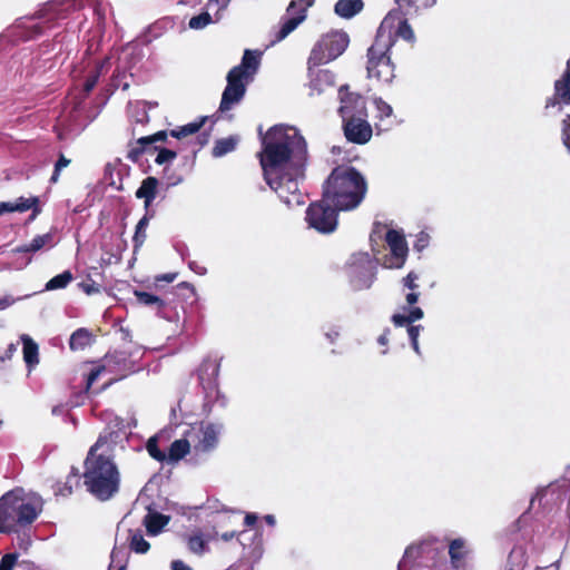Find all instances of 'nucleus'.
<instances>
[{
	"label": "nucleus",
	"instance_id": "19",
	"mask_svg": "<svg viewBox=\"0 0 570 570\" xmlns=\"http://www.w3.org/2000/svg\"><path fill=\"white\" fill-rule=\"evenodd\" d=\"M158 185L159 181L156 177L148 176L141 181L139 188L135 193V196L138 199L144 200V207L146 212H149V207L151 206L153 202L157 196Z\"/></svg>",
	"mask_w": 570,
	"mask_h": 570
},
{
	"label": "nucleus",
	"instance_id": "29",
	"mask_svg": "<svg viewBox=\"0 0 570 570\" xmlns=\"http://www.w3.org/2000/svg\"><path fill=\"white\" fill-rule=\"evenodd\" d=\"M118 358H121V360H126V357L124 356L122 353H114V354H108L106 355L105 360H106V365H101V366H96L94 367L88 376H87V385H86V389L89 390L91 387V385L98 380V377L100 376V374L106 370L107 366H110V364L112 362H116L118 361Z\"/></svg>",
	"mask_w": 570,
	"mask_h": 570
},
{
	"label": "nucleus",
	"instance_id": "30",
	"mask_svg": "<svg viewBox=\"0 0 570 570\" xmlns=\"http://www.w3.org/2000/svg\"><path fill=\"white\" fill-rule=\"evenodd\" d=\"M206 120L207 117H200L199 120L180 126L177 129H173L169 131V134L171 137L177 139L185 138L187 136L198 132L200 128L205 125Z\"/></svg>",
	"mask_w": 570,
	"mask_h": 570
},
{
	"label": "nucleus",
	"instance_id": "17",
	"mask_svg": "<svg viewBox=\"0 0 570 570\" xmlns=\"http://www.w3.org/2000/svg\"><path fill=\"white\" fill-rule=\"evenodd\" d=\"M561 104L570 105V73H563V77L554 83V96L549 98L546 108L558 107L561 110Z\"/></svg>",
	"mask_w": 570,
	"mask_h": 570
},
{
	"label": "nucleus",
	"instance_id": "58",
	"mask_svg": "<svg viewBox=\"0 0 570 570\" xmlns=\"http://www.w3.org/2000/svg\"><path fill=\"white\" fill-rule=\"evenodd\" d=\"M13 303H14V299L11 296L0 297V308H2V309L9 307Z\"/></svg>",
	"mask_w": 570,
	"mask_h": 570
},
{
	"label": "nucleus",
	"instance_id": "57",
	"mask_svg": "<svg viewBox=\"0 0 570 570\" xmlns=\"http://www.w3.org/2000/svg\"><path fill=\"white\" fill-rule=\"evenodd\" d=\"M6 213H13L12 203H9V202L0 203V215H3Z\"/></svg>",
	"mask_w": 570,
	"mask_h": 570
},
{
	"label": "nucleus",
	"instance_id": "61",
	"mask_svg": "<svg viewBox=\"0 0 570 570\" xmlns=\"http://www.w3.org/2000/svg\"><path fill=\"white\" fill-rule=\"evenodd\" d=\"M338 335H340V333L337 331H332V332L326 333V336L328 337V340L332 343L338 337Z\"/></svg>",
	"mask_w": 570,
	"mask_h": 570
},
{
	"label": "nucleus",
	"instance_id": "16",
	"mask_svg": "<svg viewBox=\"0 0 570 570\" xmlns=\"http://www.w3.org/2000/svg\"><path fill=\"white\" fill-rule=\"evenodd\" d=\"M144 53L138 45L129 43L121 48L115 71H130L142 60Z\"/></svg>",
	"mask_w": 570,
	"mask_h": 570
},
{
	"label": "nucleus",
	"instance_id": "26",
	"mask_svg": "<svg viewBox=\"0 0 570 570\" xmlns=\"http://www.w3.org/2000/svg\"><path fill=\"white\" fill-rule=\"evenodd\" d=\"M92 343V334L87 328H78L76 330L69 340V346L72 351L85 350L87 346Z\"/></svg>",
	"mask_w": 570,
	"mask_h": 570
},
{
	"label": "nucleus",
	"instance_id": "12",
	"mask_svg": "<svg viewBox=\"0 0 570 570\" xmlns=\"http://www.w3.org/2000/svg\"><path fill=\"white\" fill-rule=\"evenodd\" d=\"M385 242L390 247L391 255L384 256L383 265L387 268L403 267L409 252L403 233L396 229H389L385 235Z\"/></svg>",
	"mask_w": 570,
	"mask_h": 570
},
{
	"label": "nucleus",
	"instance_id": "63",
	"mask_svg": "<svg viewBox=\"0 0 570 570\" xmlns=\"http://www.w3.org/2000/svg\"><path fill=\"white\" fill-rule=\"evenodd\" d=\"M198 139H199V144L203 146V145L207 144L208 135L207 134H202L200 136H198Z\"/></svg>",
	"mask_w": 570,
	"mask_h": 570
},
{
	"label": "nucleus",
	"instance_id": "46",
	"mask_svg": "<svg viewBox=\"0 0 570 570\" xmlns=\"http://www.w3.org/2000/svg\"><path fill=\"white\" fill-rule=\"evenodd\" d=\"M188 547L194 552H203L205 542L200 535H193L188 540Z\"/></svg>",
	"mask_w": 570,
	"mask_h": 570
},
{
	"label": "nucleus",
	"instance_id": "8",
	"mask_svg": "<svg viewBox=\"0 0 570 570\" xmlns=\"http://www.w3.org/2000/svg\"><path fill=\"white\" fill-rule=\"evenodd\" d=\"M134 295L140 305L151 307L158 316L170 321L176 308L175 297L189 298L195 295V289L189 283L181 282L175 291L167 293L164 297L138 289L134 291Z\"/></svg>",
	"mask_w": 570,
	"mask_h": 570
},
{
	"label": "nucleus",
	"instance_id": "33",
	"mask_svg": "<svg viewBox=\"0 0 570 570\" xmlns=\"http://www.w3.org/2000/svg\"><path fill=\"white\" fill-rule=\"evenodd\" d=\"M129 547L136 553H146L150 549V544L145 540L140 530H130Z\"/></svg>",
	"mask_w": 570,
	"mask_h": 570
},
{
	"label": "nucleus",
	"instance_id": "50",
	"mask_svg": "<svg viewBox=\"0 0 570 570\" xmlns=\"http://www.w3.org/2000/svg\"><path fill=\"white\" fill-rule=\"evenodd\" d=\"M100 73L91 75L83 83V92L88 95L97 85Z\"/></svg>",
	"mask_w": 570,
	"mask_h": 570
},
{
	"label": "nucleus",
	"instance_id": "35",
	"mask_svg": "<svg viewBox=\"0 0 570 570\" xmlns=\"http://www.w3.org/2000/svg\"><path fill=\"white\" fill-rule=\"evenodd\" d=\"M73 279L72 273L70 271H65L61 274L53 276L47 284V291L62 289L68 286V284Z\"/></svg>",
	"mask_w": 570,
	"mask_h": 570
},
{
	"label": "nucleus",
	"instance_id": "32",
	"mask_svg": "<svg viewBox=\"0 0 570 570\" xmlns=\"http://www.w3.org/2000/svg\"><path fill=\"white\" fill-rule=\"evenodd\" d=\"M51 239L50 234L38 235L29 244L18 246L16 253H36Z\"/></svg>",
	"mask_w": 570,
	"mask_h": 570
},
{
	"label": "nucleus",
	"instance_id": "51",
	"mask_svg": "<svg viewBox=\"0 0 570 570\" xmlns=\"http://www.w3.org/2000/svg\"><path fill=\"white\" fill-rule=\"evenodd\" d=\"M111 68V58L104 57L101 60L96 61L95 69L92 71H102L104 69L108 70Z\"/></svg>",
	"mask_w": 570,
	"mask_h": 570
},
{
	"label": "nucleus",
	"instance_id": "2",
	"mask_svg": "<svg viewBox=\"0 0 570 570\" xmlns=\"http://www.w3.org/2000/svg\"><path fill=\"white\" fill-rule=\"evenodd\" d=\"M106 438L99 436L89 449L85 459L83 484L87 491L99 501H108L120 489V472L116 463L98 450L106 443Z\"/></svg>",
	"mask_w": 570,
	"mask_h": 570
},
{
	"label": "nucleus",
	"instance_id": "23",
	"mask_svg": "<svg viewBox=\"0 0 570 570\" xmlns=\"http://www.w3.org/2000/svg\"><path fill=\"white\" fill-rule=\"evenodd\" d=\"M363 7L362 0H338L335 3L334 11L337 16L350 19L361 12Z\"/></svg>",
	"mask_w": 570,
	"mask_h": 570
},
{
	"label": "nucleus",
	"instance_id": "39",
	"mask_svg": "<svg viewBox=\"0 0 570 570\" xmlns=\"http://www.w3.org/2000/svg\"><path fill=\"white\" fill-rule=\"evenodd\" d=\"M212 16L207 11H205L199 13L198 16H194L193 18H190L188 26L190 29L197 30L205 28L206 26L212 23Z\"/></svg>",
	"mask_w": 570,
	"mask_h": 570
},
{
	"label": "nucleus",
	"instance_id": "11",
	"mask_svg": "<svg viewBox=\"0 0 570 570\" xmlns=\"http://www.w3.org/2000/svg\"><path fill=\"white\" fill-rule=\"evenodd\" d=\"M254 73H227V85L223 91L219 110L227 111L245 96Z\"/></svg>",
	"mask_w": 570,
	"mask_h": 570
},
{
	"label": "nucleus",
	"instance_id": "5",
	"mask_svg": "<svg viewBox=\"0 0 570 570\" xmlns=\"http://www.w3.org/2000/svg\"><path fill=\"white\" fill-rule=\"evenodd\" d=\"M41 507L21 488L8 491L0 498V533H17L32 524Z\"/></svg>",
	"mask_w": 570,
	"mask_h": 570
},
{
	"label": "nucleus",
	"instance_id": "44",
	"mask_svg": "<svg viewBox=\"0 0 570 570\" xmlns=\"http://www.w3.org/2000/svg\"><path fill=\"white\" fill-rule=\"evenodd\" d=\"M429 243H430V235L425 232H420L416 235V239L414 242L413 248L416 252H422L423 249H425L429 246Z\"/></svg>",
	"mask_w": 570,
	"mask_h": 570
},
{
	"label": "nucleus",
	"instance_id": "25",
	"mask_svg": "<svg viewBox=\"0 0 570 570\" xmlns=\"http://www.w3.org/2000/svg\"><path fill=\"white\" fill-rule=\"evenodd\" d=\"M23 343V360L28 367H33L39 363V347L38 344L28 335L22 336Z\"/></svg>",
	"mask_w": 570,
	"mask_h": 570
},
{
	"label": "nucleus",
	"instance_id": "54",
	"mask_svg": "<svg viewBox=\"0 0 570 570\" xmlns=\"http://www.w3.org/2000/svg\"><path fill=\"white\" fill-rule=\"evenodd\" d=\"M419 296L420 294L416 293L415 291H411L409 294H406L405 296V299H406V303L410 305V306H413L414 304L417 303L419 301Z\"/></svg>",
	"mask_w": 570,
	"mask_h": 570
},
{
	"label": "nucleus",
	"instance_id": "62",
	"mask_svg": "<svg viewBox=\"0 0 570 570\" xmlns=\"http://www.w3.org/2000/svg\"><path fill=\"white\" fill-rule=\"evenodd\" d=\"M235 537V532L234 531H230V532H224L222 534V539L224 541H230L233 538Z\"/></svg>",
	"mask_w": 570,
	"mask_h": 570
},
{
	"label": "nucleus",
	"instance_id": "28",
	"mask_svg": "<svg viewBox=\"0 0 570 570\" xmlns=\"http://www.w3.org/2000/svg\"><path fill=\"white\" fill-rule=\"evenodd\" d=\"M169 517L161 513H148L145 517V525L149 534H158L168 523Z\"/></svg>",
	"mask_w": 570,
	"mask_h": 570
},
{
	"label": "nucleus",
	"instance_id": "13",
	"mask_svg": "<svg viewBox=\"0 0 570 570\" xmlns=\"http://www.w3.org/2000/svg\"><path fill=\"white\" fill-rule=\"evenodd\" d=\"M303 175H292V169H286L283 173H277L278 188L276 186L271 187L278 197L287 205L291 206L294 203L298 204L301 198V193L298 191L297 178L303 177Z\"/></svg>",
	"mask_w": 570,
	"mask_h": 570
},
{
	"label": "nucleus",
	"instance_id": "43",
	"mask_svg": "<svg viewBox=\"0 0 570 570\" xmlns=\"http://www.w3.org/2000/svg\"><path fill=\"white\" fill-rule=\"evenodd\" d=\"M18 553H6L0 560V570H12L17 563Z\"/></svg>",
	"mask_w": 570,
	"mask_h": 570
},
{
	"label": "nucleus",
	"instance_id": "1",
	"mask_svg": "<svg viewBox=\"0 0 570 570\" xmlns=\"http://www.w3.org/2000/svg\"><path fill=\"white\" fill-rule=\"evenodd\" d=\"M258 153L264 179L269 187L278 188L277 173L292 169V175H303L307 163V144L294 127L275 125L264 135Z\"/></svg>",
	"mask_w": 570,
	"mask_h": 570
},
{
	"label": "nucleus",
	"instance_id": "37",
	"mask_svg": "<svg viewBox=\"0 0 570 570\" xmlns=\"http://www.w3.org/2000/svg\"><path fill=\"white\" fill-rule=\"evenodd\" d=\"M153 150L158 153L155 158V163L157 165H164V164L170 163L177 158V153L175 150H171L168 148L154 146Z\"/></svg>",
	"mask_w": 570,
	"mask_h": 570
},
{
	"label": "nucleus",
	"instance_id": "15",
	"mask_svg": "<svg viewBox=\"0 0 570 570\" xmlns=\"http://www.w3.org/2000/svg\"><path fill=\"white\" fill-rule=\"evenodd\" d=\"M423 315H424V313H423L422 308H420V307H412L409 311L407 315L394 314L392 316V322L394 323L395 326H405V325H407V334H409V337L411 340V345H412L413 350L417 354L420 353V347H419L417 338H419V334H420V331H421L422 326L421 325H413L412 323L417 321V320H421L423 317Z\"/></svg>",
	"mask_w": 570,
	"mask_h": 570
},
{
	"label": "nucleus",
	"instance_id": "24",
	"mask_svg": "<svg viewBox=\"0 0 570 570\" xmlns=\"http://www.w3.org/2000/svg\"><path fill=\"white\" fill-rule=\"evenodd\" d=\"M154 216V212H146V214L139 219L136 225L135 234L132 237L134 243V253H137L139 248L144 245L147 238V227L149 225L150 218Z\"/></svg>",
	"mask_w": 570,
	"mask_h": 570
},
{
	"label": "nucleus",
	"instance_id": "31",
	"mask_svg": "<svg viewBox=\"0 0 570 570\" xmlns=\"http://www.w3.org/2000/svg\"><path fill=\"white\" fill-rule=\"evenodd\" d=\"M13 212L23 213L32 209L31 218H35L39 213V199L38 197L24 198L20 197L16 203H12Z\"/></svg>",
	"mask_w": 570,
	"mask_h": 570
},
{
	"label": "nucleus",
	"instance_id": "3",
	"mask_svg": "<svg viewBox=\"0 0 570 570\" xmlns=\"http://www.w3.org/2000/svg\"><path fill=\"white\" fill-rule=\"evenodd\" d=\"M326 200L338 209L353 210L360 206L367 193V183L363 175L353 166L334 167L322 185Z\"/></svg>",
	"mask_w": 570,
	"mask_h": 570
},
{
	"label": "nucleus",
	"instance_id": "55",
	"mask_svg": "<svg viewBox=\"0 0 570 570\" xmlns=\"http://www.w3.org/2000/svg\"><path fill=\"white\" fill-rule=\"evenodd\" d=\"M171 570H193L189 566H187L181 560H174L171 562Z\"/></svg>",
	"mask_w": 570,
	"mask_h": 570
},
{
	"label": "nucleus",
	"instance_id": "38",
	"mask_svg": "<svg viewBox=\"0 0 570 570\" xmlns=\"http://www.w3.org/2000/svg\"><path fill=\"white\" fill-rule=\"evenodd\" d=\"M323 76H327V73H323ZM325 86H331V82L327 80L322 79V73H315V77L311 79L309 81V96H313L315 94L320 95L324 91Z\"/></svg>",
	"mask_w": 570,
	"mask_h": 570
},
{
	"label": "nucleus",
	"instance_id": "4",
	"mask_svg": "<svg viewBox=\"0 0 570 570\" xmlns=\"http://www.w3.org/2000/svg\"><path fill=\"white\" fill-rule=\"evenodd\" d=\"M395 38H402L411 43L415 41L414 31L401 11L389 12L381 22L374 42L367 50L366 71H373L379 67L395 68L390 56Z\"/></svg>",
	"mask_w": 570,
	"mask_h": 570
},
{
	"label": "nucleus",
	"instance_id": "14",
	"mask_svg": "<svg viewBox=\"0 0 570 570\" xmlns=\"http://www.w3.org/2000/svg\"><path fill=\"white\" fill-rule=\"evenodd\" d=\"M314 0H292L287 7V12H295L298 8L296 16L286 18L276 33L277 40L285 39L291 32H293L305 19L308 7L313 6Z\"/></svg>",
	"mask_w": 570,
	"mask_h": 570
},
{
	"label": "nucleus",
	"instance_id": "34",
	"mask_svg": "<svg viewBox=\"0 0 570 570\" xmlns=\"http://www.w3.org/2000/svg\"><path fill=\"white\" fill-rule=\"evenodd\" d=\"M237 139L234 137H227L216 140L215 146L213 147V156L222 157L236 148Z\"/></svg>",
	"mask_w": 570,
	"mask_h": 570
},
{
	"label": "nucleus",
	"instance_id": "59",
	"mask_svg": "<svg viewBox=\"0 0 570 570\" xmlns=\"http://www.w3.org/2000/svg\"><path fill=\"white\" fill-rule=\"evenodd\" d=\"M390 333V330H385L383 334H381L377 338V343L381 344V345H386L387 344V334Z\"/></svg>",
	"mask_w": 570,
	"mask_h": 570
},
{
	"label": "nucleus",
	"instance_id": "40",
	"mask_svg": "<svg viewBox=\"0 0 570 570\" xmlns=\"http://www.w3.org/2000/svg\"><path fill=\"white\" fill-rule=\"evenodd\" d=\"M375 109L377 111V118L383 120L385 118H389L393 114V109L391 105H389L386 101H384L381 97L374 98L373 100Z\"/></svg>",
	"mask_w": 570,
	"mask_h": 570
},
{
	"label": "nucleus",
	"instance_id": "48",
	"mask_svg": "<svg viewBox=\"0 0 570 570\" xmlns=\"http://www.w3.org/2000/svg\"><path fill=\"white\" fill-rule=\"evenodd\" d=\"M419 276L414 272H410L404 278H403V285L407 287L411 291H415L419 285L416 284Z\"/></svg>",
	"mask_w": 570,
	"mask_h": 570
},
{
	"label": "nucleus",
	"instance_id": "27",
	"mask_svg": "<svg viewBox=\"0 0 570 570\" xmlns=\"http://www.w3.org/2000/svg\"><path fill=\"white\" fill-rule=\"evenodd\" d=\"M189 452V441L186 439H178L170 444L166 459L170 462H177L184 459Z\"/></svg>",
	"mask_w": 570,
	"mask_h": 570
},
{
	"label": "nucleus",
	"instance_id": "64",
	"mask_svg": "<svg viewBox=\"0 0 570 570\" xmlns=\"http://www.w3.org/2000/svg\"><path fill=\"white\" fill-rule=\"evenodd\" d=\"M265 521H266V523H267V524H269V525H274V524H275V518H274V515H272V514H267V515H265Z\"/></svg>",
	"mask_w": 570,
	"mask_h": 570
},
{
	"label": "nucleus",
	"instance_id": "47",
	"mask_svg": "<svg viewBox=\"0 0 570 570\" xmlns=\"http://www.w3.org/2000/svg\"><path fill=\"white\" fill-rule=\"evenodd\" d=\"M178 276V273H166V274H159L154 277V284L156 287L160 285V283H173Z\"/></svg>",
	"mask_w": 570,
	"mask_h": 570
},
{
	"label": "nucleus",
	"instance_id": "9",
	"mask_svg": "<svg viewBox=\"0 0 570 570\" xmlns=\"http://www.w3.org/2000/svg\"><path fill=\"white\" fill-rule=\"evenodd\" d=\"M340 212L344 210L338 209L332 202L326 200L322 193L321 199L308 205L305 220L309 227L318 233L331 234L337 228Z\"/></svg>",
	"mask_w": 570,
	"mask_h": 570
},
{
	"label": "nucleus",
	"instance_id": "41",
	"mask_svg": "<svg viewBox=\"0 0 570 570\" xmlns=\"http://www.w3.org/2000/svg\"><path fill=\"white\" fill-rule=\"evenodd\" d=\"M72 481L70 480V476H67L65 482L58 481L53 485L55 494L61 495V497H68L72 493Z\"/></svg>",
	"mask_w": 570,
	"mask_h": 570
},
{
	"label": "nucleus",
	"instance_id": "52",
	"mask_svg": "<svg viewBox=\"0 0 570 570\" xmlns=\"http://www.w3.org/2000/svg\"><path fill=\"white\" fill-rule=\"evenodd\" d=\"M16 351H17V345L13 343H10L7 347V350L4 351V353L2 355H0L1 362H4L6 360H10L12 357V355L16 353Z\"/></svg>",
	"mask_w": 570,
	"mask_h": 570
},
{
	"label": "nucleus",
	"instance_id": "60",
	"mask_svg": "<svg viewBox=\"0 0 570 570\" xmlns=\"http://www.w3.org/2000/svg\"><path fill=\"white\" fill-rule=\"evenodd\" d=\"M68 476H70L71 481H73V480L77 481V479L79 478V470L76 466H71V471Z\"/></svg>",
	"mask_w": 570,
	"mask_h": 570
},
{
	"label": "nucleus",
	"instance_id": "42",
	"mask_svg": "<svg viewBox=\"0 0 570 570\" xmlns=\"http://www.w3.org/2000/svg\"><path fill=\"white\" fill-rule=\"evenodd\" d=\"M69 164L70 159H68L63 154H60L58 160L55 164V169L50 177V183H57L59 180L60 171Z\"/></svg>",
	"mask_w": 570,
	"mask_h": 570
},
{
	"label": "nucleus",
	"instance_id": "53",
	"mask_svg": "<svg viewBox=\"0 0 570 570\" xmlns=\"http://www.w3.org/2000/svg\"><path fill=\"white\" fill-rule=\"evenodd\" d=\"M154 138V142H164L167 140V137L170 136L169 131L167 130H159L151 135Z\"/></svg>",
	"mask_w": 570,
	"mask_h": 570
},
{
	"label": "nucleus",
	"instance_id": "56",
	"mask_svg": "<svg viewBox=\"0 0 570 570\" xmlns=\"http://www.w3.org/2000/svg\"><path fill=\"white\" fill-rule=\"evenodd\" d=\"M257 522V515L254 513H247L244 519V523L246 527H253Z\"/></svg>",
	"mask_w": 570,
	"mask_h": 570
},
{
	"label": "nucleus",
	"instance_id": "49",
	"mask_svg": "<svg viewBox=\"0 0 570 570\" xmlns=\"http://www.w3.org/2000/svg\"><path fill=\"white\" fill-rule=\"evenodd\" d=\"M563 144L570 150V115L563 119Z\"/></svg>",
	"mask_w": 570,
	"mask_h": 570
},
{
	"label": "nucleus",
	"instance_id": "7",
	"mask_svg": "<svg viewBox=\"0 0 570 570\" xmlns=\"http://www.w3.org/2000/svg\"><path fill=\"white\" fill-rule=\"evenodd\" d=\"M350 37L343 30H333L323 35L312 48L308 57V70L326 65L338 58L348 47Z\"/></svg>",
	"mask_w": 570,
	"mask_h": 570
},
{
	"label": "nucleus",
	"instance_id": "45",
	"mask_svg": "<svg viewBox=\"0 0 570 570\" xmlns=\"http://www.w3.org/2000/svg\"><path fill=\"white\" fill-rule=\"evenodd\" d=\"M126 77L127 73H112L110 86L114 87L115 90L120 86L122 87V90H127L129 88V83L124 81Z\"/></svg>",
	"mask_w": 570,
	"mask_h": 570
},
{
	"label": "nucleus",
	"instance_id": "20",
	"mask_svg": "<svg viewBox=\"0 0 570 570\" xmlns=\"http://www.w3.org/2000/svg\"><path fill=\"white\" fill-rule=\"evenodd\" d=\"M200 433L202 438L199 439L196 449L203 452H208L215 449L218 443V426L214 423H207L202 426Z\"/></svg>",
	"mask_w": 570,
	"mask_h": 570
},
{
	"label": "nucleus",
	"instance_id": "10",
	"mask_svg": "<svg viewBox=\"0 0 570 570\" xmlns=\"http://www.w3.org/2000/svg\"><path fill=\"white\" fill-rule=\"evenodd\" d=\"M219 363L215 360H205L198 370V380L205 393L204 411L212 412L213 405L219 402L225 405V397L218 389Z\"/></svg>",
	"mask_w": 570,
	"mask_h": 570
},
{
	"label": "nucleus",
	"instance_id": "36",
	"mask_svg": "<svg viewBox=\"0 0 570 570\" xmlns=\"http://www.w3.org/2000/svg\"><path fill=\"white\" fill-rule=\"evenodd\" d=\"M146 450L154 460L158 462H164L166 460V453L163 452L158 446L157 436H151L148 439L146 443Z\"/></svg>",
	"mask_w": 570,
	"mask_h": 570
},
{
	"label": "nucleus",
	"instance_id": "22",
	"mask_svg": "<svg viewBox=\"0 0 570 570\" xmlns=\"http://www.w3.org/2000/svg\"><path fill=\"white\" fill-rule=\"evenodd\" d=\"M468 554L465 549V541L461 538L454 539L449 546V556L451 564L454 569H460L464 564V559Z\"/></svg>",
	"mask_w": 570,
	"mask_h": 570
},
{
	"label": "nucleus",
	"instance_id": "6",
	"mask_svg": "<svg viewBox=\"0 0 570 570\" xmlns=\"http://www.w3.org/2000/svg\"><path fill=\"white\" fill-rule=\"evenodd\" d=\"M346 85L340 88L341 107L338 112L343 119V131L347 141L364 145L372 138V127L364 118L356 117L353 110L358 106L364 108L363 98L360 95L348 92Z\"/></svg>",
	"mask_w": 570,
	"mask_h": 570
},
{
	"label": "nucleus",
	"instance_id": "18",
	"mask_svg": "<svg viewBox=\"0 0 570 570\" xmlns=\"http://www.w3.org/2000/svg\"><path fill=\"white\" fill-rule=\"evenodd\" d=\"M156 146L151 135L144 136L135 141L128 144L127 159L134 164H137L141 156L146 153H153V147Z\"/></svg>",
	"mask_w": 570,
	"mask_h": 570
},
{
	"label": "nucleus",
	"instance_id": "21",
	"mask_svg": "<svg viewBox=\"0 0 570 570\" xmlns=\"http://www.w3.org/2000/svg\"><path fill=\"white\" fill-rule=\"evenodd\" d=\"M262 57L263 51L246 49L240 63L230 68L229 71H257Z\"/></svg>",
	"mask_w": 570,
	"mask_h": 570
}]
</instances>
